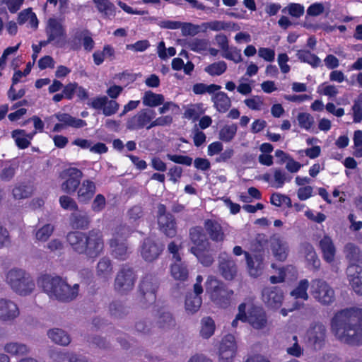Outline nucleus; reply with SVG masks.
Listing matches in <instances>:
<instances>
[{
	"label": "nucleus",
	"mask_w": 362,
	"mask_h": 362,
	"mask_svg": "<svg viewBox=\"0 0 362 362\" xmlns=\"http://www.w3.org/2000/svg\"><path fill=\"white\" fill-rule=\"evenodd\" d=\"M6 281L13 291L21 296H27L35 288L30 274L21 269H11L6 275Z\"/></svg>",
	"instance_id": "423d86ee"
},
{
	"label": "nucleus",
	"mask_w": 362,
	"mask_h": 362,
	"mask_svg": "<svg viewBox=\"0 0 362 362\" xmlns=\"http://www.w3.org/2000/svg\"><path fill=\"white\" fill-rule=\"evenodd\" d=\"M47 335L52 341L59 345L66 346L71 341L69 335L66 332L59 328L49 329L47 332Z\"/></svg>",
	"instance_id": "e433bc0d"
},
{
	"label": "nucleus",
	"mask_w": 362,
	"mask_h": 362,
	"mask_svg": "<svg viewBox=\"0 0 362 362\" xmlns=\"http://www.w3.org/2000/svg\"><path fill=\"white\" fill-rule=\"evenodd\" d=\"M222 56L228 60L233 61L235 63H239L242 61L240 50L236 47L231 49H228L223 53Z\"/></svg>",
	"instance_id": "69168bd1"
},
{
	"label": "nucleus",
	"mask_w": 362,
	"mask_h": 362,
	"mask_svg": "<svg viewBox=\"0 0 362 362\" xmlns=\"http://www.w3.org/2000/svg\"><path fill=\"white\" fill-rule=\"evenodd\" d=\"M107 97L105 95L98 96L92 98L87 103L88 106L95 110H103L104 106L107 104Z\"/></svg>",
	"instance_id": "680f3d73"
},
{
	"label": "nucleus",
	"mask_w": 362,
	"mask_h": 362,
	"mask_svg": "<svg viewBox=\"0 0 362 362\" xmlns=\"http://www.w3.org/2000/svg\"><path fill=\"white\" fill-rule=\"evenodd\" d=\"M25 135V131L23 129H15L11 132V136L15 139L16 144L20 149H25L30 144V141L24 137Z\"/></svg>",
	"instance_id": "49530a36"
},
{
	"label": "nucleus",
	"mask_w": 362,
	"mask_h": 362,
	"mask_svg": "<svg viewBox=\"0 0 362 362\" xmlns=\"http://www.w3.org/2000/svg\"><path fill=\"white\" fill-rule=\"evenodd\" d=\"M156 117V112L153 109L143 108L134 115L129 117L126 121V129L129 131H139L141 129L150 130V123Z\"/></svg>",
	"instance_id": "9d476101"
},
{
	"label": "nucleus",
	"mask_w": 362,
	"mask_h": 362,
	"mask_svg": "<svg viewBox=\"0 0 362 362\" xmlns=\"http://www.w3.org/2000/svg\"><path fill=\"white\" fill-rule=\"evenodd\" d=\"M202 303L201 296H194L193 293H189L186 295L185 298V309L188 313L192 314L197 312Z\"/></svg>",
	"instance_id": "79ce46f5"
},
{
	"label": "nucleus",
	"mask_w": 362,
	"mask_h": 362,
	"mask_svg": "<svg viewBox=\"0 0 362 362\" xmlns=\"http://www.w3.org/2000/svg\"><path fill=\"white\" fill-rule=\"evenodd\" d=\"M291 339L294 342L291 346L286 348V352L290 356L299 358L303 354V348L298 344V337L296 335H293Z\"/></svg>",
	"instance_id": "4d7b16f0"
},
{
	"label": "nucleus",
	"mask_w": 362,
	"mask_h": 362,
	"mask_svg": "<svg viewBox=\"0 0 362 362\" xmlns=\"http://www.w3.org/2000/svg\"><path fill=\"white\" fill-rule=\"evenodd\" d=\"M54 230V227L52 225L45 224L36 231L35 238L39 241L45 242L53 233Z\"/></svg>",
	"instance_id": "864d4df0"
},
{
	"label": "nucleus",
	"mask_w": 362,
	"mask_h": 362,
	"mask_svg": "<svg viewBox=\"0 0 362 362\" xmlns=\"http://www.w3.org/2000/svg\"><path fill=\"white\" fill-rule=\"evenodd\" d=\"M83 173L77 168L71 167L64 170L61 173V177L64 182L61 185L63 192L69 194H73L81 185Z\"/></svg>",
	"instance_id": "ddd939ff"
},
{
	"label": "nucleus",
	"mask_w": 362,
	"mask_h": 362,
	"mask_svg": "<svg viewBox=\"0 0 362 362\" xmlns=\"http://www.w3.org/2000/svg\"><path fill=\"white\" fill-rule=\"evenodd\" d=\"M208 246L201 248L190 247L189 252L193 254L199 262L204 267H209L214 262L213 256L207 250Z\"/></svg>",
	"instance_id": "2f4dec72"
},
{
	"label": "nucleus",
	"mask_w": 362,
	"mask_h": 362,
	"mask_svg": "<svg viewBox=\"0 0 362 362\" xmlns=\"http://www.w3.org/2000/svg\"><path fill=\"white\" fill-rule=\"evenodd\" d=\"M47 37L49 40H58L65 35V30L63 25L55 18L48 20L47 28L46 29Z\"/></svg>",
	"instance_id": "c756f323"
},
{
	"label": "nucleus",
	"mask_w": 362,
	"mask_h": 362,
	"mask_svg": "<svg viewBox=\"0 0 362 362\" xmlns=\"http://www.w3.org/2000/svg\"><path fill=\"white\" fill-rule=\"evenodd\" d=\"M78 189V199L80 202H87L91 200L96 191L95 183L90 180H83Z\"/></svg>",
	"instance_id": "a878e982"
},
{
	"label": "nucleus",
	"mask_w": 362,
	"mask_h": 362,
	"mask_svg": "<svg viewBox=\"0 0 362 362\" xmlns=\"http://www.w3.org/2000/svg\"><path fill=\"white\" fill-rule=\"evenodd\" d=\"M268 240L264 234H258L251 243L250 252H245V260L249 274L252 277L259 276L264 270L265 249Z\"/></svg>",
	"instance_id": "20e7f679"
},
{
	"label": "nucleus",
	"mask_w": 362,
	"mask_h": 362,
	"mask_svg": "<svg viewBox=\"0 0 362 362\" xmlns=\"http://www.w3.org/2000/svg\"><path fill=\"white\" fill-rule=\"evenodd\" d=\"M205 287L211 301L217 307L227 308L230 305L234 293L223 282L218 281L214 276H209L206 279Z\"/></svg>",
	"instance_id": "39448f33"
},
{
	"label": "nucleus",
	"mask_w": 362,
	"mask_h": 362,
	"mask_svg": "<svg viewBox=\"0 0 362 362\" xmlns=\"http://www.w3.org/2000/svg\"><path fill=\"white\" fill-rule=\"evenodd\" d=\"M331 327L341 342L362 345V308L352 307L338 311L332 319Z\"/></svg>",
	"instance_id": "f257e3e1"
},
{
	"label": "nucleus",
	"mask_w": 362,
	"mask_h": 362,
	"mask_svg": "<svg viewBox=\"0 0 362 362\" xmlns=\"http://www.w3.org/2000/svg\"><path fill=\"white\" fill-rule=\"evenodd\" d=\"M346 257L349 259L350 264H359L362 262V256L360 249L353 243H348L345 246Z\"/></svg>",
	"instance_id": "4c0bfd02"
},
{
	"label": "nucleus",
	"mask_w": 362,
	"mask_h": 362,
	"mask_svg": "<svg viewBox=\"0 0 362 362\" xmlns=\"http://www.w3.org/2000/svg\"><path fill=\"white\" fill-rule=\"evenodd\" d=\"M213 100L214 106L219 112H226L231 106L230 99L225 92L220 91L216 93Z\"/></svg>",
	"instance_id": "72a5a7b5"
},
{
	"label": "nucleus",
	"mask_w": 362,
	"mask_h": 362,
	"mask_svg": "<svg viewBox=\"0 0 362 362\" xmlns=\"http://www.w3.org/2000/svg\"><path fill=\"white\" fill-rule=\"evenodd\" d=\"M298 124L301 128L310 130L314 124V118L307 112H300L297 116Z\"/></svg>",
	"instance_id": "5fc2aeb1"
},
{
	"label": "nucleus",
	"mask_w": 362,
	"mask_h": 362,
	"mask_svg": "<svg viewBox=\"0 0 362 362\" xmlns=\"http://www.w3.org/2000/svg\"><path fill=\"white\" fill-rule=\"evenodd\" d=\"M93 59L97 66L102 64L106 59L113 61L115 59V49L111 45H105L103 50H96L93 54Z\"/></svg>",
	"instance_id": "c85d7f7f"
},
{
	"label": "nucleus",
	"mask_w": 362,
	"mask_h": 362,
	"mask_svg": "<svg viewBox=\"0 0 362 362\" xmlns=\"http://www.w3.org/2000/svg\"><path fill=\"white\" fill-rule=\"evenodd\" d=\"M227 64L224 61L212 63L205 67L204 71L210 76H220L226 72Z\"/></svg>",
	"instance_id": "a18cd8bd"
},
{
	"label": "nucleus",
	"mask_w": 362,
	"mask_h": 362,
	"mask_svg": "<svg viewBox=\"0 0 362 362\" xmlns=\"http://www.w3.org/2000/svg\"><path fill=\"white\" fill-rule=\"evenodd\" d=\"M325 11V6L322 3L315 2L310 4L307 8V16H318Z\"/></svg>",
	"instance_id": "774afa93"
},
{
	"label": "nucleus",
	"mask_w": 362,
	"mask_h": 362,
	"mask_svg": "<svg viewBox=\"0 0 362 362\" xmlns=\"http://www.w3.org/2000/svg\"><path fill=\"white\" fill-rule=\"evenodd\" d=\"M164 102V95L156 93L151 90H146L142 97V103L148 107H156L161 105Z\"/></svg>",
	"instance_id": "473e14b6"
},
{
	"label": "nucleus",
	"mask_w": 362,
	"mask_h": 362,
	"mask_svg": "<svg viewBox=\"0 0 362 362\" xmlns=\"http://www.w3.org/2000/svg\"><path fill=\"white\" fill-rule=\"evenodd\" d=\"M237 346L235 337L232 334H227L222 338L219 346V361L231 362L235 357Z\"/></svg>",
	"instance_id": "dca6fc26"
},
{
	"label": "nucleus",
	"mask_w": 362,
	"mask_h": 362,
	"mask_svg": "<svg viewBox=\"0 0 362 362\" xmlns=\"http://www.w3.org/2000/svg\"><path fill=\"white\" fill-rule=\"evenodd\" d=\"M136 280V274L133 268L122 264L115 279V289L120 293H127L133 289Z\"/></svg>",
	"instance_id": "1a4fd4ad"
},
{
	"label": "nucleus",
	"mask_w": 362,
	"mask_h": 362,
	"mask_svg": "<svg viewBox=\"0 0 362 362\" xmlns=\"http://www.w3.org/2000/svg\"><path fill=\"white\" fill-rule=\"evenodd\" d=\"M262 300L265 304L274 309L279 308L284 300V293L279 286L266 287L262 290Z\"/></svg>",
	"instance_id": "a211bd4d"
},
{
	"label": "nucleus",
	"mask_w": 362,
	"mask_h": 362,
	"mask_svg": "<svg viewBox=\"0 0 362 362\" xmlns=\"http://www.w3.org/2000/svg\"><path fill=\"white\" fill-rule=\"evenodd\" d=\"M238 130L236 124L224 125L219 132V139L225 142L230 141L235 136Z\"/></svg>",
	"instance_id": "c03bdc74"
},
{
	"label": "nucleus",
	"mask_w": 362,
	"mask_h": 362,
	"mask_svg": "<svg viewBox=\"0 0 362 362\" xmlns=\"http://www.w3.org/2000/svg\"><path fill=\"white\" fill-rule=\"evenodd\" d=\"M221 89V86L216 84L206 85L203 83H197L193 86L192 90L196 95H202L205 93H213Z\"/></svg>",
	"instance_id": "09e8293b"
},
{
	"label": "nucleus",
	"mask_w": 362,
	"mask_h": 362,
	"mask_svg": "<svg viewBox=\"0 0 362 362\" xmlns=\"http://www.w3.org/2000/svg\"><path fill=\"white\" fill-rule=\"evenodd\" d=\"M12 193L15 199H22L28 197L31 194V191L27 185L20 184L14 187Z\"/></svg>",
	"instance_id": "13d9d810"
},
{
	"label": "nucleus",
	"mask_w": 362,
	"mask_h": 362,
	"mask_svg": "<svg viewBox=\"0 0 362 362\" xmlns=\"http://www.w3.org/2000/svg\"><path fill=\"white\" fill-rule=\"evenodd\" d=\"M150 47L148 40H138L134 44L127 45L126 49L134 52H144Z\"/></svg>",
	"instance_id": "338daca9"
},
{
	"label": "nucleus",
	"mask_w": 362,
	"mask_h": 362,
	"mask_svg": "<svg viewBox=\"0 0 362 362\" xmlns=\"http://www.w3.org/2000/svg\"><path fill=\"white\" fill-rule=\"evenodd\" d=\"M310 294L322 305H330L335 300L334 289L322 279H317L312 281Z\"/></svg>",
	"instance_id": "6e6552de"
},
{
	"label": "nucleus",
	"mask_w": 362,
	"mask_h": 362,
	"mask_svg": "<svg viewBox=\"0 0 362 362\" xmlns=\"http://www.w3.org/2000/svg\"><path fill=\"white\" fill-rule=\"evenodd\" d=\"M346 273L349 283L358 295H362V267L360 264L349 265Z\"/></svg>",
	"instance_id": "4be33fe9"
},
{
	"label": "nucleus",
	"mask_w": 362,
	"mask_h": 362,
	"mask_svg": "<svg viewBox=\"0 0 362 362\" xmlns=\"http://www.w3.org/2000/svg\"><path fill=\"white\" fill-rule=\"evenodd\" d=\"M269 244L272 254L277 261L283 262L287 258L288 247L281 238L273 235L270 238Z\"/></svg>",
	"instance_id": "5701e85b"
},
{
	"label": "nucleus",
	"mask_w": 362,
	"mask_h": 362,
	"mask_svg": "<svg viewBox=\"0 0 362 362\" xmlns=\"http://www.w3.org/2000/svg\"><path fill=\"white\" fill-rule=\"evenodd\" d=\"M319 247L324 260L328 263L332 262L334 259L336 248L332 238L329 235H324L319 242Z\"/></svg>",
	"instance_id": "393cba45"
},
{
	"label": "nucleus",
	"mask_w": 362,
	"mask_h": 362,
	"mask_svg": "<svg viewBox=\"0 0 362 362\" xmlns=\"http://www.w3.org/2000/svg\"><path fill=\"white\" fill-rule=\"evenodd\" d=\"M209 43L205 39L195 38L188 43V47L190 50L200 53L207 49Z\"/></svg>",
	"instance_id": "6e6d98bb"
},
{
	"label": "nucleus",
	"mask_w": 362,
	"mask_h": 362,
	"mask_svg": "<svg viewBox=\"0 0 362 362\" xmlns=\"http://www.w3.org/2000/svg\"><path fill=\"white\" fill-rule=\"evenodd\" d=\"M173 122V118L171 115H162L151 120L150 126L151 129L156 127L169 126Z\"/></svg>",
	"instance_id": "bf43d9fd"
},
{
	"label": "nucleus",
	"mask_w": 362,
	"mask_h": 362,
	"mask_svg": "<svg viewBox=\"0 0 362 362\" xmlns=\"http://www.w3.org/2000/svg\"><path fill=\"white\" fill-rule=\"evenodd\" d=\"M4 350L8 354L16 356L25 354L28 351L26 345L14 342L6 344Z\"/></svg>",
	"instance_id": "8fccbe9b"
},
{
	"label": "nucleus",
	"mask_w": 362,
	"mask_h": 362,
	"mask_svg": "<svg viewBox=\"0 0 362 362\" xmlns=\"http://www.w3.org/2000/svg\"><path fill=\"white\" fill-rule=\"evenodd\" d=\"M305 259L309 266H311L313 269L317 270L320 267V260L318 258L314 247L310 243H306L304 245Z\"/></svg>",
	"instance_id": "ea45409f"
},
{
	"label": "nucleus",
	"mask_w": 362,
	"mask_h": 362,
	"mask_svg": "<svg viewBox=\"0 0 362 362\" xmlns=\"http://www.w3.org/2000/svg\"><path fill=\"white\" fill-rule=\"evenodd\" d=\"M96 273L99 277L105 280H107L110 277L112 273V266L111 260L108 257H103L100 259L97 264Z\"/></svg>",
	"instance_id": "f704fd0d"
},
{
	"label": "nucleus",
	"mask_w": 362,
	"mask_h": 362,
	"mask_svg": "<svg viewBox=\"0 0 362 362\" xmlns=\"http://www.w3.org/2000/svg\"><path fill=\"white\" fill-rule=\"evenodd\" d=\"M296 57L301 62L307 63L313 68L320 66L321 64L320 59L310 50L300 49L297 52Z\"/></svg>",
	"instance_id": "c9c22d12"
},
{
	"label": "nucleus",
	"mask_w": 362,
	"mask_h": 362,
	"mask_svg": "<svg viewBox=\"0 0 362 362\" xmlns=\"http://www.w3.org/2000/svg\"><path fill=\"white\" fill-rule=\"evenodd\" d=\"M309 282L307 279H302L299 281L298 286L291 292V295L296 299H308V289Z\"/></svg>",
	"instance_id": "37998d69"
},
{
	"label": "nucleus",
	"mask_w": 362,
	"mask_h": 362,
	"mask_svg": "<svg viewBox=\"0 0 362 362\" xmlns=\"http://www.w3.org/2000/svg\"><path fill=\"white\" fill-rule=\"evenodd\" d=\"M54 117L59 120V123L55 124L52 131L59 132L63 129L71 127L74 128H81L86 125V122L83 119L76 118L69 113L57 112Z\"/></svg>",
	"instance_id": "6ab92c4d"
},
{
	"label": "nucleus",
	"mask_w": 362,
	"mask_h": 362,
	"mask_svg": "<svg viewBox=\"0 0 362 362\" xmlns=\"http://www.w3.org/2000/svg\"><path fill=\"white\" fill-rule=\"evenodd\" d=\"M256 329H261L266 327L267 318L262 308L252 305L248 310L247 322Z\"/></svg>",
	"instance_id": "aec40b11"
},
{
	"label": "nucleus",
	"mask_w": 362,
	"mask_h": 362,
	"mask_svg": "<svg viewBox=\"0 0 362 362\" xmlns=\"http://www.w3.org/2000/svg\"><path fill=\"white\" fill-rule=\"evenodd\" d=\"M158 224L160 230L167 237L174 238L177 234V223L170 213L166 212L165 205H159Z\"/></svg>",
	"instance_id": "4468645a"
},
{
	"label": "nucleus",
	"mask_w": 362,
	"mask_h": 362,
	"mask_svg": "<svg viewBox=\"0 0 362 362\" xmlns=\"http://www.w3.org/2000/svg\"><path fill=\"white\" fill-rule=\"evenodd\" d=\"M90 218L85 212L78 211L71 214L70 223L73 228L87 229L90 224Z\"/></svg>",
	"instance_id": "7c9ffc66"
},
{
	"label": "nucleus",
	"mask_w": 362,
	"mask_h": 362,
	"mask_svg": "<svg viewBox=\"0 0 362 362\" xmlns=\"http://www.w3.org/2000/svg\"><path fill=\"white\" fill-rule=\"evenodd\" d=\"M189 237L193 246L191 247L201 248L209 246L204 229L201 226H194L189 229Z\"/></svg>",
	"instance_id": "bb28decb"
},
{
	"label": "nucleus",
	"mask_w": 362,
	"mask_h": 362,
	"mask_svg": "<svg viewBox=\"0 0 362 362\" xmlns=\"http://www.w3.org/2000/svg\"><path fill=\"white\" fill-rule=\"evenodd\" d=\"M158 288V282L154 275L148 274L142 278L139 286V291L141 296L140 300L144 305L156 302Z\"/></svg>",
	"instance_id": "9b49d317"
},
{
	"label": "nucleus",
	"mask_w": 362,
	"mask_h": 362,
	"mask_svg": "<svg viewBox=\"0 0 362 362\" xmlns=\"http://www.w3.org/2000/svg\"><path fill=\"white\" fill-rule=\"evenodd\" d=\"M216 325L211 317H204L201 320L200 335L204 339L210 338L215 332Z\"/></svg>",
	"instance_id": "a19ab883"
},
{
	"label": "nucleus",
	"mask_w": 362,
	"mask_h": 362,
	"mask_svg": "<svg viewBox=\"0 0 362 362\" xmlns=\"http://www.w3.org/2000/svg\"><path fill=\"white\" fill-rule=\"evenodd\" d=\"M178 262L179 263H175L171 265V275L176 280L185 281L188 279L189 271L185 264L181 262Z\"/></svg>",
	"instance_id": "58836bf2"
},
{
	"label": "nucleus",
	"mask_w": 362,
	"mask_h": 362,
	"mask_svg": "<svg viewBox=\"0 0 362 362\" xmlns=\"http://www.w3.org/2000/svg\"><path fill=\"white\" fill-rule=\"evenodd\" d=\"M88 33V30H77L71 36L69 40L70 48L74 51H78L81 49L83 37Z\"/></svg>",
	"instance_id": "de8ad7c7"
},
{
	"label": "nucleus",
	"mask_w": 362,
	"mask_h": 362,
	"mask_svg": "<svg viewBox=\"0 0 362 362\" xmlns=\"http://www.w3.org/2000/svg\"><path fill=\"white\" fill-rule=\"evenodd\" d=\"M37 284L50 297H54L62 302L71 301L78 294V284H76L71 287L60 276L42 274L37 279Z\"/></svg>",
	"instance_id": "7ed1b4c3"
},
{
	"label": "nucleus",
	"mask_w": 362,
	"mask_h": 362,
	"mask_svg": "<svg viewBox=\"0 0 362 362\" xmlns=\"http://www.w3.org/2000/svg\"><path fill=\"white\" fill-rule=\"evenodd\" d=\"M132 233V230L126 225H120L115 228L114 237L110 241L112 254L119 260H126L129 255L127 245V238Z\"/></svg>",
	"instance_id": "0eeeda50"
},
{
	"label": "nucleus",
	"mask_w": 362,
	"mask_h": 362,
	"mask_svg": "<svg viewBox=\"0 0 362 362\" xmlns=\"http://www.w3.org/2000/svg\"><path fill=\"white\" fill-rule=\"evenodd\" d=\"M110 313L115 317H122L127 313V308L119 300L112 301L109 306Z\"/></svg>",
	"instance_id": "3c124183"
},
{
	"label": "nucleus",
	"mask_w": 362,
	"mask_h": 362,
	"mask_svg": "<svg viewBox=\"0 0 362 362\" xmlns=\"http://www.w3.org/2000/svg\"><path fill=\"white\" fill-rule=\"evenodd\" d=\"M204 228L210 239L214 242H222L225 234L221 225L213 219H206L204 221Z\"/></svg>",
	"instance_id": "b1692460"
},
{
	"label": "nucleus",
	"mask_w": 362,
	"mask_h": 362,
	"mask_svg": "<svg viewBox=\"0 0 362 362\" xmlns=\"http://www.w3.org/2000/svg\"><path fill=\"white\" fill-rule=\"evenodd\" d=\"M93 1L104 18L112 19L115 17L117 8L110 0H93Z\"/></svg>",
	"instance_id": "cd10ccee"
},
{
	"label": "nucleus",
	"mask_w": 362,
	"mask_h": 362,
	"mask_svg": "<svg viewBox=\"0 0 362 362\" xmlns=\"http://www.w3.org/2000/svg\"><path fill=\"white\" fill-rule=\"evenodd\" d=\"M107 102L103 110V114L105 116H111L116 114L119 107V103L115 100L107 99Z\"/></svg>",
	"instance_id": "0e129e2a"
},
{
	"label": "nucleus",
	"mask_w": 362,
	"mask_h": 362,
	"mask_svg": "<svg viewBox=\"0 0 362 362\" xmlns=\"http://www.w3.org/2000/svg\"><path fill=\"white\" fill-rule=\"evenodd\" d=\"M158 324L160 328H169L175 325V320L170 313L164 312L159 316Z\"/></svg>",
	"instance_id": "e2e57ef3"
},
{
	"label": "nucleus",
	"mask_w": 362,
	"mask_h": 362,
	"mask_svg": "<svg viewBox=\"0 0 362 362\" xmlns=\"http://www.w3.org/2000/svg\"><path fill=\"white\" fill-rule=\"evenodd\" d=\"M326 338V327L320 322H315L310 325L305 336L308 346L315 350H321L325 346Z\"/></svg>",
	"instance_id": "f8f14e48"
},
{
	"label": "nucleus",
	"mask_w": 362,
	"mask_h": 362,
	"mask_svg": "<svg viewBox=\"0 0 362 362\" xmlns=\"http://www.w3.org/2000/svg\"><path fill=\"white\" fill-rule=\"evenodd\" d=\"M20 314L18 305L12 300L0 298V320L10 322Z\"/></svg>",
	"instance_id": "412c9836"
},
{
	"label": "nucleus",
	"mask_w": 362,
	"mask_h": 362,
	"mask_svg": "<svg viewBox=\"0 0 362 362\" xmlns=\"http://www.w3.org/2000/svg\"><path fill=\"white\" fill-rule=\"evenodd\" d=\"M292 179V177L286 175V173L281 169L276 168L274 172V180L275 182V187L277 188L282 187L285 182H289Z\"/></svg>",
	"instance_id": "603ef678"
},
{
	"label": "nucleus",
	"mask_w": 362,
	"mask_h": 362,
	"mask_svg": "<svg viewBox=\"0 0 362 362\" xmlns=\"http://www.w3.org/2000/svg\"><path fill=\"white\" fill-rule=\"evenodd\" d=\"M66 240L75 252L86 255L90 258L98 257L104 247L103 234L99 229H92L88 233L69 232Z\"/></svg>",
	"instance_id": "f03ea898"
},
{
	"label": "nucleus",
	"mask_w": 362,
	"mask_h": 362,
	"mask_svg": "<svg viewBox=\"0 0 362 362\" xmlns=\"http://www.w3.org/2000/svg\"><path fill=\"white\" fill-rule=\"evenodd\" d=\"M167 158L175 163L185 165L187 166H190L193 161L191 157L183 155L168 154Z\"/></svg>",
	"instance_id": "052dcab7"
},
{
	"label": "nucleus",
	"mask_w": 362,
	"mask_h": 362,
	"mask_svg": "<svg viewBox=\"0 0 362 362\" xmlns=\"http://www.w3.org/2000/svg\"><path fill=\"white\" fill-rule=\"evenodd\" d=\"M218 269L226 280H232L237 274V265L233 258L226 252L218 256Z\"/></svg>",
	"instance_id": "f3484780"
},
{
	"label": "nucleus",
	"mask_w": 362,
	"mask_h": 362,
	"mask_svg": "<svg viewBox=\"0 0 362 362\" xmlns=\"http://www.w3.org/2000/svg\"><path fill=\"white\" fill-rule=\"evenodd\" d=\"M163 251V245L150 237L144 238L140 247L142 258L148 262L157 259Z\"/></svg>",
	"instance_id": "2eb2a0df"
}]
</instances>
